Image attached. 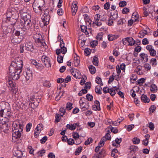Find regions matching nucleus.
<instances>
[{
	"mask_svg": "<svg viewBox=\"0 0 158 158\" xmlns=\"http://www.w3.org/2000/svg\"><path fill=\"white\" fill-rule=\"evenodd\" d=\"M19 139H20V138L19 139V143H17L16 142H15V140H13V141H14L15 143H16V145H18L20 143ZM16 146L17 147V148H16V149L14 151V152H13L14 156H13V157H15L20 158V155H19L20 150H19V146L18 145H16Z\"/></svg>",
	"mask_w": 158,
	"mask_h": 158,
	"instance_id": "nucleus-12",
	"label": "nucleus"
},
{
	"mask_svg": "<svg viewBox=\"0 0 158 158\" xmlns=\"http://www.w3.org/2000/svg\"><path fill=\"white\" fill-rule=\"evenodd\" d=\"M17 58L12 62L9 67L10 73L8 75L9 79H19L20 77V62Z\"/></svg>",
	"mask_w": 158,
	"mask_h": 158,
	"instance_id": "nucleus-2",
	"label": "nucleus"
},
{
	"mask_svg": "<svg viewBox=\"0 0 158 158\" xmlns=\"http://www.w3.org/2000/svg\"><path fill=\"white\" fill-rule=\"evenodd\" d=\"M43 85L44 86L49 87L51 86V84L49 81L46 80L44 82Z\"/></svg>",
	"mask_w": 158,
	"mask_h": 158,
	"instance_id": "nucleus-40",
	"label": "nucleus"
},
{
	"mask_svg": "<svg viewBox=\"0 0 158 158\" xmlns=\"http://www.w3.org/2000/svg\"><path fill=\"white\" fill-rule=\"evenodd\" d=\"M94 105H95L96 106L98 107V111L101 110V108L100 107V104L99 102L98 101L96 100L94 101Z\"/></svg>",
	"mask_w": 158,
	"mask_h": 158,
	"instance_id": "nucleus-52",
	"label": "nucleus"
},
{
	"mask_svg": "<svg viewBox=\"0 0 158 158\" xmlns=\"http://www.w3.org/2000/svg\"><path fill=\"white\" fill-rule=\"evenodd\" d=\"M33 8L34 11L37 14L40 15H41V11H40L39 9V8H38V7L36 8L33 7Z\"/></svg>",
	"mask_w": 158,
	"mask_h": 158,
	"instance_id": "nucleus-60",
	"label": "nucleus"
},
{
	"mask_svg": "<svg viewBox=\"0 0 158 158\" xmlns=\"http://www.w3.org/2000/svg\"><path fill=\"white\" fill-rule=\"evenodd\" d=\"M119 5L121 7H123L127 5V2L124 1H121L119 3Z\"/></svg>",
	"mask_w": 158,
	"mask_h": 158,
	"instance_id": "nucleus-53",
	"label": "nucleus"
},
{
	"mask_svg": "<svg viewBox=\"0 0 158 158\" xmlns=\"http://www.w3.org/2000/svg\"><path fill=\"white\" fill-rule=\"evenodd\" d=\"M6 115L5 116L4 118H7L8 119L12 117V115L11 114L10 110H9V111L6 114H5Z\"/></svg>",
	"mask_w": 158,
	"mask_h": 158,
	"instance_id": "nucleus-55",
	"label": "nucleus"
},
{
	"mask_svg": "<svg viewBox=\"0 0 158 158\" xmlns=\"http://www.w3.org/2000/svg\"><path fill=\"white\" fill-rule=\"evenodd\" d=\"M77 10V6L76 4H74L72 6L71 11L72 15L74 16L75 15Z\"/></svg>",
	"mask_w": 158,
	"mask_h": 158,
	"instance_id": "nucleus-19",
	"label": "nucleus"
},
{
	"mask_svg": "<svg viewBox=\"0 0 158 158\" xmlns=\"http://www.w3.org/2000/svg\"><path fill=\"white\" fill-rule=\"evenodd\" d=\"M17 113L15 116L16 119L13 122L12 126V140L15 142L19 143V139L20 138V122L19 119V112H15Z\"/></svg>",
	"mask_w": 158,
	"mask_h": 158,
	"instance_id": "nucleus-4",
	"label": "nucleus"
},
{
	"mask_svg": "<svg viewBox=\"0 0 158 158\" xmlns=\"http://www.w3.org/2000/svg\"><path fill=\"white\" fill-rule=\"evenodd\" d=\"M141 99L142 101L144 103H148L150 101V99L147 97V96L143 94L141 97Z\"/></svg>",
	"mask_w": 158,
	"mask_h": 158,
	"instance_id": "nucleus-18",
	"label": "nucleus"
},
{
	"mask_svg": "<svg viewBox=\"0 0 158 158\" xmlns=\"http://www.w3.org/2000/svg\"><path fill=\"white\" fill-rule=\"evenodd\" d=\"M105 22L108 25L111 26L113 24V19H110V18H108Z\"/></svg>",
	"mask_w": 158,
	"mask_h": 158,
	"instance_id": "nucleus-42",
	"label": "nucleus"
},
{
	"mask_svg": "<svg viewBox=\"0 0 158 158\" xmlns=\"http://www.w3.org/2000/svg\"><path fill=\"white\" fill-rule=\"evenodd\" d=\"M48 138L47 136H44L40 140V142L42 144H44L45 143L46 141L47 140Z\"/></svg>",
	"mask_w": 158,
	"mask_h": 158,
	"instance_id": "nucleus-56",
	"label": "nucleus"
},
{
	"mask_svg": "<svg viewBox=\"0 0 158 158\" xmlns=\"http://www.w3.org/2000/svg\"><path fill=\"white\" fill-rule=\"evenodd\" d=\"M60 49H57L56 51V54L58 55L57 57V61L59 63L63 62V57L62 56L59 55L61 53L65 54L67 52V48L65 47V44L63 40H61L60 44Z\"/></svg>",
	"mask_w": 158,
	"mask_h": 158,
	"instance_id": "nucleus-5",
	"label": "nucleus"
},
{
	"mask_svg": "<svg viewBox=\"0 0 158 158\" xmlns=\"http://www.w3.org/2000/svg\"><path fill=\"white\" fill-rule=\"evenodd\" d=\"M9 110H10V108L6 109H5L4 110H3L2 112L0 111V119H1L2 117H4L6 115L5 114L7 113Z\"/></svg>",
	"mask_w": 158,
	"mask_h": 158,
	"instance_id": "nucleus-21",
	"label": "nucleus"
},
{
	"mask_svg": "<svg viewBox=\"0 0 158 158\" xmlns=\"http://www.w3.org/2000/svg\"><path fill=\"white\" fill-rule=\"evenodd\" d=\"M150 90L152 92H156L157 90V86L154 84H152L151 85Z\"/></svg>",
	"mask_w": 158,
	"mask_h": 158,
	"instance_id": "nucleus-28",
	"label": "nucleus"
},
{
	"mask_svg": "<svg viewBox=\"0 0 158 158\" xmlns=\"http://www.w3.org/2000/svg\"><path fill=\"white\" fill-rule=\"evenodd\" d=\"M73 136L75 139H78L79 138L78 134L77 132H74L73 134Z\"/></svg>",
	"mask_w": 158,
	"mask_h": 158,
	"instance_id": "nucleus-59",
	"label": "nucleus"
},
{
	"mask_svg": "<svg viewBox=\"0 0 158 158\" xmlns=\"http://www.w3.org/2000/svg\"><path fill=\"white\" fill-rule=\"evenodd\" d=\"M109 93L110 94L111 96H114L115 94L116 93V92L117 91V90H115L113 88H111L110 89Z\"/></svg>",
	"mask_w": 158,
	"mask_h": 158,
	"instance_id": "nucleus-37",
	"label": "nucleus"
},
{
	"mask_svg": "<svg viewBox=\"0 0 158 158\" xmlns=\"http://www.w3.org/2000/svg\"><path fill=\"white\" fill-rule=\"evenodd\" d=\"M90 50L88 48H86L85 49L84 52L85 54V55L87 56H89L90 55Z\"/></svg>",
	"mask_w": 158,
	"mask_h": 158,
	"instance_id": "nucleus-63",
	"label": "nucleus"
},
{
	"mask_svg": "<svg viewBox=\"0 0 158 158\" xmlns=\"http://www.w3.org/2000/svg\"><path fill=\"white\" fill-rule=\"evenodd\" d=\"M26 79H31L32 78V75L31 73H27L26 72V76H25Z\"/></svg>",
	"mask_w": 158,
	"mask_h": 158,
	"instance_id": "nucleus-44",
	"label": "nucleus"
},
{
	"mask_svg": "<svg viewBox=\"0 0 158 158\" xmlns=\"http://www.w3.org/2000/svg\"><path fill=\"white\" fill-rule=\"evenodd\" d=\"M0 127L1 131L6 134H8L10 131L9 130L8 125L5 122L4 123L0 125Z\"/></svg>",
	"mask_w": 158,
	"mask_h": 158,
	"instance_id": "nucleus-8",
	"label": "nucleus"
},
{
	"mask_svg": "<svg viewBox=\"0 0 158 158\" xmlns=\"http://www.w3.org/2000/svg\"><path fill=\"white\" fill-rule=\"evenodd\" d=\"M81 31L82 32H84L86 35H88L89 32L87 30V27L86 26H81Z\"/></svg>",
	"mask_w": 158,
	"mask_h": 158,
	"instance_id": "nucleus-25",
	"label": "nucleus"
},
{
	"mask_svg": "<svg viewBox=\"0 0 158 158\" xmlns=\"http://www.w3.org/2000/svg\"><path fill=\"white\" fill-rule=\"evenodd\" d=\"M101 15L99 14H96L94 17V21H99Z\"/></svg>",
	"mask_w": 158,
	"mask_h": 158,
	"instance_id": "nucleus-51",
	"label": "nucleus"
},
{
	"mask_svg": "<svg viewBox=\"0 0 158 158\" xmlns=\"http://www.w3.org/2000/svg\"><path fill=\"white\" fill-rule=\"evenodd\" d=\"M41 60L46 66L48 68L51 67L50 59L49 57L46 55H43L42 56Z\"/></svg>",
	"mask_w": 158,
	"mask_h": 158,
	"instance_id": "nucleus-7",
	"label": "nucleus"
},
{
	"mask_svg": "<svg viewBox=\"0 0 158 158\" xmlns=\"http://www.w3.org/2000/svg\"><path fill=\"white\" fill-rule=\"evenodd\" d=\"M7 85H8V87H10V90L14 93H15L14 91L15 89V84L14 83L13 81L11 80H8Z\"/></svg>",
	"mask_w": 158,
	"mask_h": 158,
	"instance_id": "nucleus-13",
	"label": "nucleus"
},
{
	"mask_svg": "<svg viewBox=\"0 0 158 158\" xmlns=\"http://www.w3.org/2000/svg\"><path fill=\"white\" fill-rule=\"evenodd\" d=\"M21 10H20V32H21L22 39H23L25 37V34L27 29L31 25L30 19L31 16L27 12L26 8L23 5L20 6ZM22 38L20 37V39Z\"/></svg>",
	"mask_w": 158,
	"mask_h": 158,
	"instance_id": "nucleus-1",
	"label": "nucleus"
},
{
	"mask_svg": "<svg viewBox=\"0 0 158 158\" xmlns=\"http://www.w3.org/2000/svg\"><path fill=\"white\" fill-rule=\"evenodd\" d=\"M21 105L22 106V109L24 110H25L27 108V103L25 102H22Z\"/></svg>",
	"mask_w": 158,
	"mask_h": 158,
	"instance_id": "nucleus-38",
	"label": "nucleus"
},
{
	"mask_svg": "<svg viewBox=\"0 0 158 158\" xmlns=\"http://www.w3.org/2000/svg\"><path fill=\"white\" fill-rule=\"evenodd\" d=\"M126 22V21L125 19L122 18L120 19L118 21L117 24L118 25H121L125 23Z\"/></svg>",
	"mask_w": 158,
	"mask_h": 158,
	"instance_id": "nucleus-35",
	"label": "nucleus"
},
{
	"mask_svg": "<svg viewBox=\"0 0 158 158\" xmlns=\"http://www.w3.org/2000/svg\"><path fill=\"white\" fill-rule=\"evenodd\" d=\"M25 47L27 50L32 52L34 50L33 46L32 43L30 42L25 44Z\"/></svg>",
	"mask_w": 158,
	"mask_h": 158,
	"instance_id": "nucleus-16",
	"label": "nucleus"
},
{
	"mask_svg": "<svg viewBox=\"0 0 158 158\" xmlns=\"http://www.w3.org/2000/svg\"><path fill=\"white\" fill-rule=\"evenodd\" d=\"M91 83L90 82H87L85 84V88L88 89L90 88V85Z\"/></svg>",
	"mask_w": 158,
	"mask_h": 158,
	"instance_id": "nucleus-62",
	"label": "nucleus"
},
{
	"mask_svg": "<svg viewBox=\"0 0 158 158\" xmlns=\"http://www.w3.org/2000/svg\"><path fill=\"white\" fill-rule=\"evenodd\" d=\"M82 149V148H78L76 149V151L75 152V154L76 155H78L80 153Z\"/></svg>",
	"mask_w": 158,
	"mask_h": 158,
	"instance_id": "nucleus-57",
	"label": "nucleus"
},
{
	"mask_svg": "<svg viewBox=\"0 0 158 158\" xmlns=\"http://www.w3.org/2000/svg\"><path fill=\"white\" fill-rule=\"evenodd\" d=\"M14 105V109L16 110L15 112H19L20 104L19 102H16Z\"/></svg>",
	"mask_w": 158,
	"mask_h": 158,
	"instance_id": "nucleus-27",
	"label": "nucleus"
},
{
	"mask_svg": "<svg viewBox=\"0 0 158 158\" xmlns=\"http://www.w3.org/2000/svg\"><path fill=\"white\" fill-rule=\"evenodd\" d=\"M105 141H106L104 139L102 138L100 140L99 143H98V145L102 147L104 145V142Z\"/></svg>",
	"mask_w": 158,
	"mask_h": 158,
	"instance_id": "nucleus-61",
	"label": "nucleus"
},
{
	"mask_svg": "<svg viewBox=\"0 0 158 158\" xmlns=\"http://www.w3.org/2000/svg\"><path fill=\"white\" fill-rule=\"evenodd\" d=\"M100 15L101 19L100 21H106L107 20V15L105 11H101L99 12Z\"/></svg>",
	"mask_w": 158,
	"mask_h": 158,
	"instance_id": "nucleus-15",
	"label": "nucleus"
},
{
	"mask_svg": "<svg viewBox=\"0 0 158 158\" xmlns=\"http://www.w3.org/2000/svg\"><path fill=\"white\" fill-rule=\"evenodd\" d=\"M35 100L37 101L36 99L35 98L34 96H31L30 99L29 105L31 106L33 108H35V106H37L38 105V104H36L35 105Z\"/></svg>",
	"mask_w": 158,
	"mask_h": 158,
	"instance_id": "nucleus-14",
	"label": "nucleus"
},
{
	"mask_svg": "<svg viewBox=\"0 0 158 158\" xmlns=\"http://www.w3.org/2000/svg\"><path fill=\"white\" fill-rule=\"evenodd\" d=\"M150 63L153 67H155L157 64L156 59L155 58H152L150 60Z\"/></svg>",
	"mask_w": 158,
	"mask_h": 158,
	"instance_id": "nucleus-29",
	"label": "nucleus"
},
{
	"mask_svg": "<svg viewBox=\"0 0 158 158\" xmlns=\"http://www.w3.org/2000/svg\"><path fill=\"white\" fill-rule=\"evenodd\" d=\"M16 9L10 8L8 9L6 13V16L5 22L8 23L9 25H14L15 23V20L19 18V14L20 10Z\"/></svg>",
	"mask_w": 158,
	"mask_h": 158,
	"instance_id": "nucleus-3",
	"label": "nucleus"
},
{
	"mask_svg": "<svg viewBox=\"0 0 158 158\" xmlns=\"http://www.w3.org/2000/svg\"><path fill=\"white\" fill-rule=\"evenodd\" d=\"M55 119V123L59 122L60 119V116L59 114H56V115Z\"/></svg>",
	"mask_w": 158,
	"mask_h": 158,
	"instance_id": "nucleus-46",
	"label": "nucleus"
},
{
	"mask_svg": "<svg viewBox=\"0 0 158 158\" xmlns=\"http://www.w3.org/2000/svg\"><path fill=\"white\" fill-rule=\"evenodd\" d=\"M92 62L94 65L95 66H98V57L94 56L93 58Z\"/></svg>",
	"mask_w": 158,
	"mask_h": 158,
	"instance_id": "nucleus-34",
	"label": "nucleus"
},
{
	"mask_svg": "<svg viewBox=\"0 0 158 158\" xmlns=\"http://www.w3.org/2000/svg\"><path fill=\"white\" fill-rule=\"evenodd\" d=\"M102 138L104 139L106 141L107 140H110L111 139V136L109 133H107Z\"/></svg>",
	"mask_w": 158,
	"mask_h": 158,
	"instance_id": "nucleus-36",
	"label": "nucleus"
},
{
	"mask_svg": "<svg viewBox=\"0 0 158 158\" xmlns=\"http://www.w3.org/2000/svg\"><path fill=\"white\" fill-rule=\"evenodd\" d=\"M131 151L134 152H137L138 151L139 148L136 146L132 145L131 147L130 148Z\"/></svg>",
	"mask_w": 158,
	"mask_h": 158,
	"instance_id": "nucleus-45",
	"label": "nucleus"
},
{
	"mask_svg": "<svg viewBox=\"0 0 158 158\" xmlns=\"http://www.w3.org/2000/svg\"><path fill=\"white\" fill-rule=\"evenodd\" d=\"M140 57L142 60H144L147 62L148 60V55L144 53H141L140 55Z\"/></svg>",
	"mask_w": 158,
	"mask_h": 158,
	"instance_id": "nucleus-20",
	"label": "nucleus"
},
{
	"mask_svg": "<svg viewBox=\"0 0 158 158\" xmlns=\"http://www.w3.org/2000/svg\"><path fill=\"white\" fill-rule=\"evenodd\" d=\"M10 108L9 104L8 103H6V104L5 106H4L2 108H1L0 111L2 112L3 110H4L5 109H9Z\"/></svg>",
	"mask_w": 158,
	"mask_h": 158,
	"instance_id": "nucleus-47",
	"label": "nucleus"
},
{
	"mask_svg": "<svg viewBox=\"0 0 158 158\" xmlns=\"http://www.w3.org/2000/svg\"><path fill=\"white\" fill-rule=\"evenodd\" d=\"M98 44L97 40L92 41L90 43V45L92 48H94Z\"/></svg>",
	"mask_w": 158,
	"mask_h": 158,
	"instance_id": "nucleus-41",
	"label": "nucleus"
},
{
	"mask_svg": "<svg viewBox=\"0 0 158 158\" xmlns=\"http://www.w3.org/2000/svg\"><path fill=\"white\" fill-rule=\"evenodd\" d=\"M66 127L67 129L71 130H74L76 129V127L74 124H71V125L68 124L67 125Z\"/></svg>",
	"mask_w": 158,
	"mask_h": 158,
	"instance_id": "nucleus-33",
	"label": "nucleus"
},
{
	"mask_svg": "<svg viewBox=\"0 0 158 158\" xmlns=\"http://www.w3.org/2000/svg\"><path fill=\"white\" fill-rule=\"evenodd\" d=\"M41 19L42 22L44 23V26H46L49 23V21L50 19V16H43Z\"/></svg>",
	"mask_w": 158,
	"mask_h": 158,
	"instance_id": "nucleus-17",
	"label": "nucleus"
},
{
	"mask_svg": "<svg viewBox=\"0 0 158 158\" xmlns=\"http://www.w3.org/2000/svg\"><path fill=\"white\" fill-rule=\"evenodd\" d=\"M57 82L59 83H62L63 82L68 83L71 80H57Z\"/></svg>",
	"mask_w": 158,
	"mask_h": 158,
	"instance_id": "nucleus-49",
	"label": "nucleus"
},
{
	"mask_svg": "<svg viewBox=\"0 0 158 158\" xmlns=\"http://www.w3.org/2000/svg\"><path fill=\"white\" fill-rule=\"evenodd\" d=\"M156 108V106L154 105L151 106L149 108V110L151 112L153 113Z\"/></svg>",
	"mask_w": 158,
	"mask_h": 158,
	"instance_id": "nucleus-58",
	"label": "nucleus"
},
{
	"mask_svg": "<svg viewBox=\"0 0 158 158\" xmlns=\"http://www.w3.org/2000/svg\"><path fill=\"white\" fill-rule=\"evenodd\" d=\"M145 80H138L136 81V84L139 85V86L142 85V84L145 82Z\"/></svg>",
	"mask_w": 158,
	"mask_h": 158,
	"instance_id": "nucleus-39",
	"label": "nucleus"
},
{
	"mask_svg": "<svg viewBox=\"0 0 158 158\" xmlns=\"http://www.w3.org/2000/svg\"><path fill=\"white\" fill-rule=\"evenodd\" d=\"M74 63L75 66H77L80 63V58L78 56L74 57Z\"/></svg>",
	"mask_w": 158,
	"mask_h": 158,
	"instance_id": "nucleus-22",
	"label": "nucleus"
},
{
	"mask_svg": "<svg viewBox=\"0 0 158 158\" xmlns=\"http://www.w3.org/2000/svg\"><path fill=\"white\" fill-rule=\"evenodd\" d=\"M86 97V98L89 101H91L93 99V96L92 95H91L89 94H87Z\"/></svg>",
	"mask_w": 158,
	"mask_h": 158,
	"instance_id": "nucleus-64",
	"label": "nucleus"
},
{
	"mask_svg": "<svg viewBox=\"0 0 158 158\" xmlns=\"http://www.w3.org/2000/svg\"><path fill=\"white\" fill-rule=\"evenodd\" d=\"M110 128L111 129V132H113L114 133H117L118 132V130L116 128H114L112 127L111 125L110 126Z\"/></svg>",
	"mask_w": 158,
	"mask_h": 158,
	"instance_id": "nucleus-50",
	"label": "nucleus"
},
{
	"mask_svg": "<svg viewBox=\"0 0 158 158\" xmlns=\"http://www.w3.org/2000/svg\"><path fill=\"white\" fill-rule=\"evenodd\" d=\"M95 90L96 93L98 94H101L102 93V88L100 86H97L95 87Z\"/></svg>",
	"mask_w": 158,
	"mask_h": 158,
	"instance_id": "nucleus-24",
	"label": "nucleus"
},
{
	"mask_svg": "<svg viewBox=\"0 0 158 158\" xmlns=\"http://www.w3.org/2000/svg\"><path fill=\"white\" fill-rule=\"evenodd\" d=\"M93 141V139L91 138H89L86 140L85 142V144L87 145L90 144L91 143H92Z\"/></svg>",
	"mask_w": 158,
	"mask_h": 158,
	"instance_id": "nucleus-48",
	"label": "nucleus"
},
{
	"mask_svg": "<svg viewBox=\"0 0 158 158\" xmlns=\"http://www.w3.org/2000/svg\"><path fill=\"white\" fill-rule=\"evenodd\" d=\"M102 38V33H98L96 36V39L99 40H101Z\"/></svg>",
	"mask_w": 158,
	"mask_h": 158,
	"instance_id": "nucleus-54",
	"label": "nucleus"
},
{
	"mask_svg": "<svg viewBox=\"0 0 158 158\" xmlns=\"http://www.w3.org/2000/svg\"><path fill=\"white\" fill-rule=\"evenodd\" d=\"M73 103L71 102H67L66 104V108L68 110H71L72 108Z\"/></svg>",
	"mask_w": 158,
	"mask_h": 158,
	"instance_id": "nucleus-31",
	"label": "nucleus"
},
{
	"mask_svg": "<svg viewBox=\"0 0 158 158\" xmlns=\"http://www.w3.org/2000/svg\"><path fill=\"white\" fill-rule=\"evenodd\" d=\"M79 103L80 107L82 110L84 111L89 109V105L88 102L86 103L81 100L79 101Z\"/></svg>",
	"mask_w": 158,
	"mask_h": 158,
	"instance_id": "nucleus-9",
	"label": "nucleus"
},
{
	"mask_svg": "<svg viewBox=\"0 0 158 158\" xmlns=\"http://www.w3.org/2000/svg\"><path fill=\"white\" fill-rule=\"evenodd\" d=\"M123 43L124 45L130 46H132L135 43V41L131 37H127L122 40Z\"/></svg>",
	"mask_w": 158,
	"mask_h": 158,
	"instance_id": "nucleus-6",
	"label": "nucleus"
},
{
	"mask_svg": "<svg viewBox=\"0 0 158 158\" xmlns=\"http://www.w3.org/2000/svg\"><path fill=\"white\" fill-rule=\"evenodd\" d=\"M111 16L114 20L116 19L118 17V12L117 10L113 11L110 13Z\"/></svg>",
	"mask_w": 158,
	"mask_h": 158,
	"instance_id": "nucleus-23",
	"label": "nucleus"
},
{
	"mask_svg": "<svg viewBox=\"0 0 158 158\" xmlns=\"http://www.w3.org/2000/svg\"><path fill=\"white\" fill-rule=\"evenodd\" d=\"M32 126V123H28L26 125V131L28 132L30 131V129Z\"/></svg>",
	"mask_w": 158,
	"mask_h": 158,
	"instance_id": "nucleus-43",
	"label": "nucleus"
},
{
	"mask_svg": "<svg viewBox=\"0 0 158 158\" xmlns=\"http://www.w3.org/2000/svg\"><path fill=\"white\" fill-rule=\"evenodd\" d=\"M34 4L35 6H44L45 4L44 0H35Z\"/></svg>",
	"mask_w": 158,
	"mask_h": 158,
	"instance_id": "nucleus-11",
	"label": "nucleus"
},
{
	"mask_svg": "<svg viewBox=\"0 0 158 158\" xmlns=\"http://www.w3.org/2000/svg\"><path fill=\"white\" fill-rule=\"evenodd\" d=\"M147 32L146 30H144L140 32L138 35V37L140 38H143L145 35L147 34Z\"/></svg>",
	"mask_w": 158,
	"mask_h": 158,
	"instance_id": "nucleus-26",
	"label": "nucleus"
},
{
	"mask_svg": "<svg viewBox=\"0 0 158 158\" xmlns=\"http://www.w3.org/2000/svg\"><path fill=\"white\" fill-rule=\"evenodd\" d=\"M132 142L134 144H137L139 143L140 142V139L136 137H134L132 139Z\"/></svg>",
	"mask_w": 158,
	"mask_h": 158,
	"instance_id": "nucleus-32",
	"label": "nucleus"
},
{
	"mask_svg": "<svg viewBox=\"0 0 158 158\" xmlns=\"http://www.w3.org/2000/svg\"><path fill=\"white\" fill-rule=\"evenodd\" d=\"M146 49L148 50L150 55L152 56H154L156 54V52L152 46L148 45L146 46Z\"/></svg>",
	"mask_w": 158,
	"mask_h": 158,
	"instance_id": "nucleus-10",
	"label": "nucleus"
},
{
	"mask_svg": "<svg viewBox=\"0 0 158 158\" xmlns=\"http://www.w3.org/2000/svg\"><path fill=\"white\" fill-rule=\"evenodd\" d=\"M89 70L90 73L92 74L96 72V69L94 67L93 65H90L89 67Z\"/></svg>",
	"mask_w": 158,
	"mask_h": 158,
	"instance_id": "nucleus-30",
	"label": "nucleus"
}]
</instances>
